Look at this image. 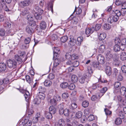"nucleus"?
Listing matches in <instances>:
<instances>
[{"mask_svg": "<svg viewBox=\"0 0 126 126\" xmlns=\"http://www.w3.org/2000/svg\"><path fill=\"white\" fill-rule=\"evenodd\" d=\"M53 51L54 56L53 59L54 60L53 66L52 68L53 72L56 73L59 71V69L62 66L61 63V61L60 59L56 58L57 54L59 53L60 51L59 48L57 47H54L53 48Z\"/></svg>", "mask_w": 126, "mask_h": 126, "instance_id": "obj_1", "label": "nucleus"}, {"mask_svg": "<svg viewBox=\"0 0 126 126\" xmlns=\"http://www.w3.org/2000/svg\"><path fill=\"white\" fill-rule=\"evenodd\" d=\"M93 73V70L92 68L88 66L86 72V74L83 76L81 77L79 79V81L82 84L84 83L85 81H87V79L90 78Z\"/></svg>", "mask_w": 126, "mask_h": 126, "instance_id": "obj_2", "label": "nucleus"}, {"mask_svg": "<svg viewBox=\"0 0 126 126\" xmlns=\"http://www.w3.org/2000/svg\"><path fill=\"white\" fill-rule=\"evenodd\" d=\"M61 99V97L59 95L54 96L53 97L51 98L48 100L49 102L52 105H56L57 102L60 101Z\"/></svg>", "mask_w": 126, "mask_h": 126, "instance_id": "obj_3", "label": "nucleus"}, {"mask_svg": "<svg viewBox=\"0 0 126 126\" xmlns=\"http://www.w3.org/2000/svg\"><path fill=\"white\" fill-rule=\"evenodd\" d=\"M115 15H111L108 18V21L109 23H111L113 22H117L119 19V16H120L118 15L115 12Z\"/></svg>", "mask_w": 126, "mask_h": 126, "instance_id": "obj_4", "label": "nucleus"}, {"mask_svg": "<svg viewBox=\"0 0 126 126\" xmlns=\"http://www.w3.org/2000/svg\"><path fill=\"white\" fill-rule=\"evenodd\" d=\"M7 65L9 67L14 68L16 67L17 63L15 60L10 59L7 61Z\"/></svg>", "mask_w": 126, "mask_h": 126, "instance_id": "obj_5", "label": "nucleus"}, {"mask_svg": "<svg viewBox=\"0 0 126 126\" xmlns=\"http://www.w3.org/2000/svg\"><path fill=\"white\" fill-rule=\"evenodd\" d=\"M32 3V0H24L21 1L19 3L20 5L22 7L28 6L31 3Z\"/></svg>", "mask_w": 126, "mask_h": 126, "instance_id": "obj_6", "label": "nucleus"}, {"mask_svg": "<svg viewBox=\"0 0 126 126\" xmlns=\"http://www.w3.org/2000/svg\"><path fill=\"white\" fill-rule=\"evenodd\" d=\"M20 92L24 94V96L25 98V99L27 102H28L30 96V94L28 91L22 89L20 90Z\"/></svg>", "mask_w": 126, "mask_h": 126, "instance_id": "obj_7", "label": "nucleus"}, {"mask_svg": "<svg viewBox=\"0 0 126 126\" xmlns=\"http://www.w3.org/2000/svg\"><path fill=\"white\" fill-rule=\"evenodd\" d=\"M94 31V27L91 28H87L85 29V33L87 37H88Z\"/></svg>", "mask_w": 126, "mask_h": 126, "instance_id": "obj_8", "label": "nucleus"}, {"mask_svg": "<svg viewBox=\"0 0 126 126\" xmlns=\"http://www.w3.org/2000/svg\"><path fill=\"white\" fill-rule=\"evenodd\" d=\"M97 58L98 62L102 64L104 63L105 61V58L102 55H98L97 57Z\"/></svg>", "mask_w": 126, "mask_h": 126, "instance_id": "obj_9", "label": "nucleus"}, {"mask_svg": "<svg viewBox=\"0 0 126 126\" xmlns=\"http://www.w3.org/2000/svg\"><path fill=\"white\" fill-rule=\"evenodd\" d=\"M58 36L56 34L54 33L51 35L48 36L47 38H49L48 41H50V42L54 41L57 39Z\"/></svg>", "mask_w": 126, "mask_h": 126, "instance_id": "obj_10", "label": "nucleus"}, {"mask_svg": "<svg viewBox=\"0 0 126 126\" xmlns=\"http://www.w3.org/2000/svg\"><path fill=\"white\" fill-rule=\"evenodd\" d=\"M115 13L119 16L122 15L123 16H125L126 14V9H121V11L118 10L115 11Z\"/></svg>", "mask_w": 126, "mask_h": 126, "instance_id": "obj_11", "label": "nucleus"}, {"mask_svg": "<svg viewBox=\"0 0 126 126\" xmlns=\"http://www.w3.org/2000/svg\"><path fill=\"white\" fill-rule=\"evenodd\" d=\"M26 32L29 34L31 35L34 32V29L33 27L31 25L27 26L26 27Z\"/></svg>", "mask_w": 126, "mask_h": 126, "instance_id": "obj_12", "label": "nucleus"}, {"mask_svg": "<svg viewBox=\"0 0 126 126\" xmlns=\"http://www.w3.org/2000/svg\"><path fill=\"white\" fill-rule=\"evenodd\" d=\"M121 86V84L120 82H116L114 83V93L115 94L118 92V90L120 88Z\"/></svg>", "mask_w": 126, "mask_h": 126, "instance_id": "obj_13", "label": "nucleus"}, {"mask_svg": "<svg viewBox=\"0 0 126 126\" xmlns=\"http://www.w3.org/2000/svg\"><path fill=\"white\" fill-rule=\"evenodd\" d=\"M112 57L113 55L110 51H108L105 53V57L107 60H111Z\"/></svg>", "mask_w": 126, "mask_h": 126, "instance_id": "obj_14", "label": "nucleus"}, {"mask_svg": "<svg viewBox=\"0 0 126 126\" xmlns=\"http://www.w3.org/2000/svg\"><path fill=\"white\" fill-rule=\"evenodd\" d=\"M108 89L107 87H104L101 89L100 91V92L98 95L99 98L101 97L105 93Z\"/></svg>", "mask_w": 126, "mask_h": 126, "instance_id": "obj_15", "label": "nucleus"}, {"mask_svg": "<svg viewBox=\"0 0 126 126\" xmlns=\"http://www.w3.org/2000/svg\"><path fill=\"white\" fill-rule=\"evenodd\" d=\"M64 120L61 119L59 120L58 122L56 123L55 126H63L64 125Z\"/></svg>", "mask_w": 126, "mask_h": 126, "instance_id": "obj_16", "label": "nucleus"}, {"mask_svg": "<svg viewBox=\"0 0 126 126\" xmlns=\"http://www.w3.org/2000/svg\"><path fill=\"white\" fill-rule=\"evenodd\" d=\"M98 62H93V67L95 69H100L101 68V66Z\"/></svg>", "mask_w": 126, "mask_h": 126, "instance_id": "obj_17", "label": "nucleus"}, {"mask_svg": "<svg viewBox=\"0 0 126 126\" xmlns=\"http://www.w3.org/2000/svg\"><path fill=\"white\" fill-rule=\"evenodd\" d=\"M76 39L74 38H70V40L68 42L69 45L71 46H74L76 43Z\"/></svg>", "mask_w": 126, "mask_h": 126, "instance_id": "obj_18", "label": "nucleus"}, {"mask_svg": "<svg viewBox=\"0 0 126 126\" xmlns=\"http://www.w3.org/2000/svg\"><path fill=\"white\" fill-rule=\"evenodd\" d=\"M73 112L74 111H72L70 109H65L64 110V114L66 116H68L70 113Z\"/></svg>", "mask_w": 126, "mask_h": 126, "instance_id": "obj_19", "label": "nucleus"}, {"mask_svg": "<svg viewBox=\"0 0 126 126\" xmlns=\"http://www.w3.org/2000/svg\"><path fill=\"white\" fill-rule=\"evenodd\" d=\"M58 108L59 109V112L60 114L62 115L64 114V110H63L64 107L63 104H60L58 106Z\"/></svg>", "mask_w": 126, "mask_h": 126, "instance_id": "obj_20", "label": "nucleus"}, {"mask_svg": "<svg viewBox=\"0 0 126 126\" xmlns=\"http://www.w3.org/2000/svg\"><path fill=\"white\" fill-rule=\"evenodd\" d=\"M111 68L109 66H107L105 68V72L106 74L108 76H110L111 73Z\"/></svg>", "mask_w": 126, "mask_h": 126, "instance_id": "obj_21", "label": "nucleus"}, {"mask_svg": "<svg viewBox=\"0 0 126 126\" xmlns=\"http://www.w3.org/2000/svg\"><path fill=\"white\" fill-rule=\"evenodd\" d=\"M83 39V37H79L77 39L76 42L77 45L79 46H80L81 43L82 42Z\"/></svg>", "mask_w": 126, "mask_h": 126, "instance_id": "obj_22", "label": "nucleus"}, {"mask_svg": "<svg viewBox=\"0 0 126 126\" xmlns=\"http://www.w3.org/2000/svg\"><path fill=\"white\" fill-rule=\"evenodd\" d=\"M6 68V65L5 63H0V72L5 71Z\"/></svg>", "mask_w": 126, "mask_h": 126, "instance_id": "obj_23", "label": "nucleus"}, {"mask_svg": "<svg viewBox=\"0 0 126 126\" xmlns=\"http://www.w3.org/2000/svg\"><path fill=\"white\" fill-rule=\"evenodd\" d=\"M49 112L52 114H54L56 112V109L53 106H50L49 108Z\"/></svg>", "mask_w": 126, "mask_h": 126, "instance_id": "obj_24", "label": "nucleus"}, {"mask_svg": "<svg viewBox=\"0 0 126 126\" xmlns=\"http://www.w3.org/2000/svg\"><path fill=\"white\" fill-rule=\"evenodd\" d=\"M32 124L31 121L28 119H25L24 120V126H31Z\"/></svg>", "mask_w": 126, "mask_h": 126, "instance_id": "obj_25", "label": "nucleus"}, {"mask_svg": "<svg viewBox=\"0 0 126 126\" xmlns=\"http://www.w3.org/2000/svg\"><path fill=\"white\" fill-rule=\"evenodd\" d=\"M126 92V89L124 87H122L119 90L120 94L122 95H124Z\"/></svg>", "mask_w": 126, "mask_h": 126, "instance_id": "obj_26", "label": "nucleus"}, {"mask_svg": "<svg viewBox=\"0 0 126 126\" xmlns=\"http://www.w3.org/2000/svg\"><path fill=\"white\" fill-rule=\"evenodd\" d=\"M106 35L105 33L103 32L100 34L99 36V38L100 40H104L106 37Z\"/></svg>", "mask_w": 126, "mask_h": 126, "instance_id": "obj_27", "label": "nucleus"}, {"mask_svg": "<svg viewBox=\"0 0 126 126\" xmlns=\"http://www.w3.org/2000/svg\"><path fill=\"white\" fill-rule=\"evenodd\" d=\"M51 84V81L48 80H46L44 82V85L47 87H49Z\"/></svg>", "mask_w": 126, "mask_h": 126, "instance_id": "obj_28", "label": "nucleus"}, {"mask_svg": "<svg viewBox=\"0 0 126 126\" xmlns=\"http://www.w3.org/2000/svg\"><path fill=\"white\" fill-rule=\"evenodd\" d=\"M103 29L106 30H109L111 28V25L107 23H105L102 26Z\"/></svg>", "mask_w": 126, "mask_h": 126, "instance_id": "obj_29", "label": "nucleus"}, {"mask_svg": "<svg viewBox=\"0 0 126 126\" xmlns=\"http://www.w3.org/2000/svg\"><path fill=\"white\" fill-rule=\"evenodd\" d=\"M105 47L104 45H101L99 48V52L101 53H103L105 50Z\"/></svg>", "mask_w": 126, "mask_h": 126, "instance_id": "obj_30", "label": "nucleus"}, {"mask_svg": "<svg viewBox=\"0 0 126 126\" xmlns=\"http://www.w3.org/2000/svg\"><path fill=\"white\" fill-rule=\"evenodd\" d=\"M40 27L42 29H45L46 28L47 25L46 23L44 21H42L40 23Z\"/></svg>", "mask_w": 126, "mask_h": 126, "instance_id": "obj_31", "label": "nucleus"}, {"mask_svg": "<svg viewBox=\"0 0 126 126\" xmlns=\"http://www.w3.org/2000/svg\"><path fill=\"white\" fill-rule=\"evenodd\" d=\"M114 123L116 125H119L121 124L122 120L120 118H117L115 120Z\"/></svg>", "mask_w": 126, "mask_h": 126, "instance_id": "obj_32", "label": "nucleus"}, {"mask_svg": "<svg viewBox=\"0 0 126 126\" xmlns=\"http://www.w3.org/2000/svg\"><path fill=\"white\" fill-rule=\"evenodd\" d=\"M15 59L18 62L19 64H20L22 62V60L21 58L17 55H16L15 56Z\"/></svg>", "mask_w": 126, "mask_h": 126, "instance_id": "obj_33", "label": "nucleus"}, {"mask_svg": "<svg viewBox=\"0 0 126 126\" xmlns=\"http://www.w3.org/2000/svg\"><path fill=\"white\" fill-rule=\"evenodd\" d=\"M38 90L39 91V93L40 94L41 93H44L46 91V88L45 87L41 86H39V87Z\"/></svg>", "mask_w": 126, "mask_h": 126, "instance_id": "obj_34", "label": "nucleus"}, {"mask_svg": "<svg viewBox=\"0 0 126 126\" xmlns=\"http://www.w3.org/2000/svg\"><path fill=\"white\" fill-rule=\"evenodd\" d=\"M120 58L121 60L124 61L126 59V53L125 52H122L120 55Z\"/></svg>", "mask_w": 126, "mask_h": 126, "instance_id": "obj_35", "label": "nucleus"}, {"mask_svg": "<svg viewBox=\"0 0 126 126\" xmlns=\"http://www.w3.org/2000/svg\"><path fill=\"white\" fill-rule=\"evenodd\" d=\"M71 80L73 83L76 82L78 80V78L75 75H73L72 76Z\"/></svg>", "mask_w": 126, "mask_h": 126, "instance_id": "obj_36", "label": "nucleus"}, {"mask_svg": "<svg viewBox=\"0 0 126 126\" xmlns=\"http://www.w3.org/2000/svg\"><path fill=\"white\" fill-rule=\"evenodd\" d=\"M68 83L66 82H63L61 83L60 85V87L62 88H65L68 86Z\"/></svg>", "mask_w": 126, "mask_h": 126, "instance_id": "obj_37", "label": "nucleus"}, {"mask_svg": "<svg viewBox=\"0 0 126 126\" xmlns=\"http://www.w3.org/2000/svg\"><path fill=\"white\" fill-rule=\"evenodd\" d=\"M113 49L115 52L119 51L121 49L120 45L115 44L114 47Z\"/></svg>", "mask_w": 126, "mask_h": 126, "instance_id": "obj_38", "label": "nucleus"}, {"mask_svg": "<svg viewBox=\"0 0 126 126\" xmlns=\"http://www.w3.org/2000/svg\"><path fill=\"white\" fill-rule=\"evenodd\" d=\"M41 14L36 12L34 14V16L36 19L40 20L42 18Z\"/></svg>", "mask_w": 126, "mask_h": 126, "instance_id": "obj_39", "label": "nucleus"}, {"mask_svg": "<svg viewBox=\"0 0 126 126\" xmlns=\"http://www.w3.org/2000/svg\"><path fill=\"white\" fill-rule=\"evenodd\" d=\"M77 105L76 103H73L71 104V106L70 107V108L72 111H73V110L77 108Z\"/></svg>", "mask_w": 126, "mask_h": 126, "instance_id": "obj_40", "label": "nucleus"}, {"mask_svg": "<svg viewBox=\"0 0 126 126\" xmlns=\"http://www.w3.org/2000/svg\"><path fill=\"white\" fill-rule=\"evenodd\" d=\"M114 41L115 44L120 45L121 44V41L118 37H116Z\"/></svg>", "mask_w": 126, "mask_h": 126, "instance_id": "obj_41", "label": "nucleus"}, {"mask_svg": "<svg viewBox=\"0 0 126 126\" xmlns=\"http://www.w3.org/2000/svg\"><path fill=\"white\" fill-rule=\"evenodd\" d=\"M68 39V37L67 36H64L61 37L60 40L63 43L65 42Z\"/></svg>", "mask_w": 126, "mask_h": 126, "instance_id": "obj_42", "label": "nucleus"}, {"mask_svg": "<svg viewBox=\"0 0 126 126\" xmlns=\"http://www.w3.org/2000/svg\"><path fill=\"white\" fill-rule=\"evenodd\" d=\"M45 95L44 93H39L38 96L37 97L38 99H41V100H43L45 98Z\"/></svg>", "mask_w": 126, "mask_h": 126, "instance_id": "obj_43", "label": "nucleus"}, {"mask_svg": "<svg viewBox=\"0 0 126 126\" xmlns=\"http://www.w3.org/2000/svg\"><path fill=\"white\" fill-rule=\"evenodd\" d=\"M113 60V63L116 66H118L120 63V61L117 58L114 59Z\"/></svg>", "mask_w": 126, "mask_h": 126, "instance_id": "obj_44", "label": "nucleus"}, {"mask_svg": "<svg viewBox=\"0 0 126 126\" xmlns=\"http://www.w3.org/2000/svg\"><path fill=\"white\" fill-rule=\"evenodd\" d=\"M41 99H38L37 97L34 99L33 100V103L35 104H38L41 102Z\"/></svg>", "mask_w": 126, "mask_h": 126, "instance_id": "obj_45", "label": "nucleus"}, {"mask_svg": "<svg viewBox=\"0 0 126 126\" xmlns=\"http://www.w3.org/2000/svg\"><path fill=\"white\" fill-rule=\"evenodd\" d=\"M79 61H73L72 66L73 67H77L79 65Z\"/></svg>", "mask_w": 126, "mask_h": 126, "instance_id": "obj_46", "label": "nucleus"}, {"mask_svg": "<svg viewBox=\"0 0 126 126\" xmlns=\"http://www.w3.org/2000/svg\"><path fill=\"white\" fill-rule=\"evenodd\" d=\"M4 26L6 28H9L11 26V25L9 22H6L4 24Z\"/></svg>", "mask_w": 126, "mask_h": 126, "instance_id": "obj_47", "label": "nucleus"}, {"mask_svg": "<svg viewBox=\"0 0 126 126\" xmlns=\"http://www.w3.org/2000/svg\"><path fill=\"white\" fill-rule=\"evenodd\" d=\"M52 114L49 112H47L46 113V118L48 119H51L52 117Z\"/></svg>", "mask_w": 126, "mask_h": 126, "instance_id": "obj_48", "label": "nucleus"}, {"mask_svg": "<svg viewBox=\"0 0 126 126\" xmlns=\"http://www.w3.org/2000/svg\"><path fill=\"white\" fill-rule=\"evenodd\" d=\"M65 56L66 59L68 60L71 59V55L70 52L67 53L65 54Z\"/></svg>", "mask_w": 126, "mask_h": 126, "instance_id": "obj_49", "label": "nucleus"}, {"mask_svg": "<svg viewBox=\"0 0 126 126\" xmlns=\"http://www.w3.org/2000/svg\"><path fill=\"white\" fill-rule=\"evenodd\" d=\"M79 58V57L77 54H73L71 55V60L73 61L75 59H77Z\"/></svg>", "mask_w": 126, "mask_h": 126, "instance_id": "obj_50", "label": "nucleus"}, {"mask_svg": "<svg viewBox=\"0 0 126 126\" xmlns=\"http://www.w3.org/2000/svg\"><path fill=\"white\" fill-rule=\"evenodd\" d=\"M82 115V113L81 111H78L76 113L75 116L78 119H79L81 117Z\"/></svg>", "mask_w": 126, "mask_h": 126, "instance_id": "obj_51", "label": "nucleus"}, {"mask_svg": "<svg viewBox=\"0 0 126 126\" xmlns=\"http://www.w3.org/2000/svg\"><path fill=\"white\" fill-rule=\"evenodd\" d=\"M89 104L88 102L86 101H83L82 104V106L84 108H86L87 107Z\"/></svg>", "mask_w": 126, "mask_h": 126, "instance_id": "obj_52", "label": "nucleus"}, {"mask_svg": "<svg viewBox=\"0 0 126 126\" xmlns=\"http://www.w3.org/2000/svg\"><path fill=\"white\" fill-rule=\"evenodd\" d=\"M95 119V117L93 115H90L88 118V120L89 121H91Z\"/></svg>", "mask_w": 126, "mask_h": 126, "instance_id": "obj_53", "label": "nucleus"}, {"mask_svg": "<svg viewBox=\"0 0 126 126\" xmlns=\"http://www.w3.org/2000/svg\"><path fill=\"white\" fill-rule=\"evenodd\" d=\"M100 88L101 87V86L100 85H98L97 83L96 84H93L92 88L93 89H95L97 88L98 87Z\"/></svg>", "mask_w": 126, "mask_h": 126, "instance_id": "obj_54", "label": "nucleus"}, {"mask_svg": "<svg viewBox=\"0 0 126 126\" xmlns=\"http://www.w3.org/2000/svg\"><path fill=\"white\" fill-rule=\"evenodd\" d=\"M122 2L121 0H116L115 2V4L117 6H121Z\"/></svg>", "mask_w": 126, "mask_h": 126, "instance_id": "obj_55", "label": "nucleus"}, {"mask_svg": "<svg viewBox=\"0 0 126 126\" xmlns=\"http://www.w3.org/2000/svg\"><path fill=\"white\" fill-rule=\"evenodd\" d=\"M118 115L122 119L124 117V114L122 111H119Z\"/></svg>", "mask_w": 126, "mask_h": 126, "instance_id": "obj_56", "label": "nucleus"}, {"mask_svg": "<svg viewBox=\"0 0 126 126\" xmlns=\"http://www.w3.org/2000/svg\"><path fill=\"white\" fill-rule=\"evenodd\" d=\"M27 19L30 21H32L33 20L32 16L31 15H29L27 16Z\"/></svg>", "mask_w": 126, "mask_h": 126, "instance_id": "obj_57", "label": "nucleus"}, {"mask_svg": "<svg viewBox=\"0 0 126 126\" xmlns=\"http://www.w3.org/2000/svg\"><path fill=\"white\" fill-rule=\"evenodd\" d=\"M68 96V94L67 92L64 93L62 94V97L63 99L67 98Z\"/></svg>", "mask_w": 126, "mask_h": 126, "instance_id": "obj_58", "label": "nucleus"}, {"mask_svg": "<svg viewBox=\"0 0 126 126\" xmlns=\"http://www.w3.org/2000/svg\"><path fill=\"white\" fill-rule=\"evenodd\" d=\"M31 39L30 37L26 38L24 41V42L26 44H28L31 41Z\"/></svg>", "mask_w": 126, "mask_h": 126, "instance_id": "obj_59", "label": "nucleus"}, {"mask_svg": "<svg viewBox=\"0 0 126 126\" xmlns=\"http://www.w3.org/2000/svg\"><path fill=\"white\" fill-rule=\"evenodd\" d=\"M101 27V25L100 24H96L95 26V28H94V30H95L96 31H97Z\"/></svg>", "mask_w": 126, "mask_h": 126, "instance_id": "obj_60", "label": "nucleus"}, {"mask_svg": "<svg viewBox=\"0 0 126 126\" xmlns=\"http://www.w3.org/2000/svg\"><path fill=\"white\" fill-rule=\"evenodd\" d=\"M75 87V84H71L68 86L69 89L71 90H73L74 89Z\"/></svg>", "mask_w": 126, "mask_h": 126, "instance_id": "obj_61", "label": "nucleus"}, {"mask_svg": "<svg viewBox=\"0 0 126 126\" xmlns=\"http://www.w3.org/2000/svg\"><path fill=\"white\" fill-rule=\"evenodd\" d=\"M118 101L121 102L126 103L125 100H123L121 97L120 96H118L117 97Z\"/></svg>", "mask_w": 126, "mask_h": 126, "instance_id": "obj_62", "label": "nucleus"}, {"mask_svg": "<svg viewBox=\"0 0 126 126\" xmlns=\"http://www.w3.org/2000/svg\"><path fill=\"white\" fill-rule=\"evenodd\" d=\"M104 111L106 115H110L111 113V111L107 109H105Z\"/></svg>", "mask_w": 126, "mask_h": 126, "instance_id": "obj_63", "label": "nucleus"}, {"mask_svg": "<svg viewBox=\"0 0 126 126\" xmlns=\"http://www.w3.org/2000/svg\"><path fill=\"white\" fill-rule=\"evenodd\" d=\"M121 69L123 72L126 73V66L125 65L122 66L121 67Z\"/></svg>", "mask_w": 126, "mask_h": 126, "instance_id": "obj_64", "label": "nucleus"}]
</instances>
